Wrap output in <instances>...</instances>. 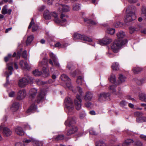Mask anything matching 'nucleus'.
Returning a JSON list of instances; mask_svg holds the SVG:
<instances>
[{
	"label": "nucleus",
	"instance_id": "obj_1",
	"mask_svg": "<svg viewBox=\"0 0 146 146\" xmlns=\"http://www.w3.org/2000/svg\"><path fill=\"white\" fill-rule=\"evenodd\" d=\"M43 16L46 20L50 19L52 17H53L54 18V21L56 23L62 26H66L65 25L67 23L66 18L68 17L67 15L61 13L60 16V18L61 19V20L58 18V15L55 12L50 13L48 10L45 11L43 14Z\"/></svg>",
	"mask_w": 146,
	"mask_h": 146
},
{
	"label": "nucleus",
	"instance_id": "obj_2",
	"mask_svg": "<svg viewBox=\"0 0 146 146\" xmlns=\"http://www.w3.org/2000/svg\"><path fill=\"white\" fill-rule=\"evenodd\" d=\"M76 123V117H75L68 116V119L65 122V124L66 127H70L67 133L68 135L75 133L77 131L76 127L74 125Z\"/></svg>",
	"mask_w": 146,
	"mask_h": 146
},
{
	"label": "nucleus",
	"instance_id": "obj_3",
	"mask_svg": "<svg viewBox=\"0 0 146 146\" xmlns=\"http://www.w3.org/2000/svg\"><path fill=\"white\" fill-rule=\"evenodd\" d=\"M136 10V7L133 5L129 6L127 8L126 11V16L124 19L125 22H130L136 19V16L135 12Z\"/></svg>",
	"mask_w": 146,
	"mask_h": 146
},
{
	"label": "nucleus",
	"instance_id": "obj_4",
	"mask_svg": "<svg viewBox=\"0 0 146 146\" xmlns=\"http://www.w3.org/2000/svg\"><path fill=\"white\" fill-rule=\"evenodd\" d=\"M64 103L65 109L68 115L72 114L74 108L72 100L70 98H66L65 99Z\"/></svg>",
	"mask_w": 146,
	"mask_h": 146
},
{
	"label": "nucleus",
	"instance_id": "obj_5",
	"mask_svg": "<svg viewBox=\"0 0 146 146\" xmlns=\"http://www.w3.org/2000/svg\"><path fill=\"white\" fill-rule=\"evenodd\" d=\"M128 42L127 40L123 41L121 42V41H119L117 40L114 41L111 46V48L113 52H117L119 49H120L121 47Z\"/></svg>",
	"mask_w": 146,
	"mask_h": 146
},
{
	"label": "nucleus",
	"instance_id": "obj_6",
	"mask_svg": "<svg viewBox=\"0 0 146 146\" xmlns=\"http://www.w3.org/2000/svg\"><path fill=\"white\" fill-rule=\"evenodd\" d=\"M73 37L74 40L75 41L78 39L89 42H92V41L91 38L84 36V35H81L77 33H75L74 34Z\"/></svg>",
	"mask_w": 146,
	"mask_h": 146
},
{
	"label": "nucleus",
	"instance_id": "obj_7",
	"mask_svg": "<svg viewBox=\"0 0 146 146\" xmlns=\"http://www.w3.org/2000/svg\"><path fill=\"white\" fill-rule=\"evenodd\" d=\"M30 81H32L33 79L30 76L27 77V78H23L20 79L18 82V85L19 87H23L26 85L29 82V80Z\"/></svg>",
	"mask_w": 146,
	"mask_h": 146
},
{
	"label": "nucleus",
	"instance_id": "obj_8",
	"mask_svg": "<svg viewBox=\"0 0 146 146\" xmlns=\"http://www.w3.org/2000/svg\"><path fill=\"white\" fill-rule=\"evenodd\" d=\"M22 50V48L20 49V51L17 52V54L16 52H14L13 55H12L11 54H8L7 56L4 57V61L6 62H7L10 60H11L12 57H16L17 59H19L21 57V52Z\"/></svg>",
	"mask_w": 146,
	"mask_h": 146
},
{
	"label": "nucleus",
	"instance_id": "obj_9",
	"mask_svg": "<svg viewBox=\"0 0 146 146\" xmlns=\"http://www.w3.org/2000/svg\"><path fill=\"white\" fill-rule=\"evenodd\" d=\"M26 94V92L25 89L20 90L17 93V98L18 100H22L25 98Z\"/></svg>",
	"mask_w": 146,
	"mask_h": 146
},
{
	"label": "nucleus",
	"instance_id": "obj_10",
	"mask_svg": "<svg viewBox=\"0 0 146 146\" xmlns=\"http://www.w3.org/2000/svg\"><path fill=\"white\" fill-rule=\"evenodd\" d=\"M49 54L51 58L48 60V62L50 64H53V62L54 64H58V59L55 54L52 52H50Z\"/></svg>",
	"mask_w": 146,
	"mask_h": 146
},
{
	"label": "nucleus",
	"instance_id": "obj_11",
	"mask_svg": "<svg viewBox=\"0 0 146 146\" xmlns=\"http://www.w3.org/2000/svg\"><path fill=\"white\" fill-rule=\"evenodd\" d=\"M76 99L74 100V102L76 109L78 110H80L81 107V102L82 100L80 96L78 95L76 96Z\"/></svg>",
	"mask_w": 146,
	"mask_h": 146
},
{
	"label": "nucleus",
	"instance_id": "obj_12",
	"mask_svg": "<svg viewBox=\"0 0 146 146\" xmlns=\"http://www.w3.org/2000/svg\"><path fill=\"white\" fill-rule=\"evenodd\" d=\"M112 39L108 37H105L99 40L98 43L101 45H104L110 44L112 42Z\"/></svg>",
	"mask_w": 146,
	"mask_h": 146
},
{
	"label": "nucleus",
	"instance_id": "obj_13",
	"mask_svg": "<svg viewBox=\"0 0 146 146\" xmlns=\"http://www.w3.org/2000/svg\"><path fill=\"white\" fill-rule=\"evenodd\" d=\"M3 130V133L5 136L7 137L11 134L12 131L7 127L3 128V127L1 125L0 126V130Z\"/></svg>",
	"mask_w": 146,
	"mask_h": 146
},
{
	"label": "nucleus",
	"instance_id": "obj_14",
	"mask_svg": "<svg viewBox=\"0 0 146 146\" xmlns=\"http://www.w3.org/2000/svg\"><path fill=\"white\" fill-rule=\"evenodd\" d=\"M44 66H42V70L43 73H42V76L44 78H46L48 77L50 75L48 68L47 65V64H44Z\"/></svg>",
	"mask_w": 146,
	"mask_h": 146
},
{
	"label": "nucleus",
	"instance_id": "obj_15",
	"mask_svg": "<svg viewBox=\"0 0 146 146\" xmlns=\"http://www.w3.org/2000/svg\"><path fill=\"white\" fill-rule=\"evenodd\" d=\"M55 6H59V7L58 8L59 10H60L61 9V8H60V7H62V12H66L70 11V7L68 5H62V4H59L58 3H56L55 5Z\"/></svg>",
	"mask_w": 146,
	"mask_h": 146
},
{
	"label": "nucleus",
	"instance_id": "obj_16",
	"mask_svg": "<svg viewBox=\"0 0 146 146\" xmlns=\"http://www.w3.org/2000/svg\"><path fill=\"white\" fill-rule=\"evenodd\" d=\"M10 64H7V69L8 70L9 73L7 72H5V74L7 75V81L9 80V78L10 75L12 74V72L13 70V68L12 66H10Z\"/></svg>",
	"mask_w": 146,
	"mask_h": 146
},
{
	"label": "nucleus",
	"instance_id": "obj_17",
	"mask_svg": "<svg viewBox=\"0 0 146 146\" xmlns=\"http://www.w3.org/2000/svg\"><path fill=\"white\" fill-rule=\"evenodd\" d=\"M45 94L44 91H41L38 96L36 102L38 103L42 102L44 99Z\"/></svg>",
	"mask_w": 146,
	"mask_h": 146
},
{
	"label": "nucleus",
	"instance_id": "obj_18",
	"mask_svg": "<svg viewBox=\"0 0 146 146\" xmlns=\"http://www.w3.org/2000/svg\"><path fill=\"white\" fill-rule=\"evenodd\" d=\"M7 6L5 5H4L3 7L1 13L3 15H5L7 14L9 15H11L12 12V10L11 9H9L7 10Z\"/></svg>",
	"mask_w": 146,
	"mask_h": 146
},
{
	"label": "nucleus",
	"instance_id": "obj_19",
	"mask_svg": "<svg viewBox=\"0 0 146 146\" xmlns=\"http://www.w3.org/2000/svg\"><path fill=\"white\" fill-rule=\"evenodd\" d=\"M125 36V34L123 31H120L117 34V39L116 40H117L121 42L126 39L123 40V38Z\"/></svg>",
	"mask_w": 146,
	"mask_h": 146
},
{
	"label": "nucleus",
	"instance_id": "obj_20",
	"mask_svg": "<svg viewBox=\"0 0 146 146\" xmlns=\"http://www.w3.org/2000/svg\"><path fill=\"white\" fill-rule=\"evenodd\" d=\"M16 133L18 135L20 136L23 135L25 134V132L23 129L20 127H18L15 129Z\"/></svg>",
	"mask_w": 146,
	"mask_h": 146
},
{
	"label": "nucleus",
	"instance_id": "obj_21",
	"mask_svg": "<svg viewBox=\"0 0 146 146\" xmlns=\"http://www.w3.org/2000/svg\"><path fill=\"white\" fill-rule=\"evenodd\" d=\"M110 96L109 93H101L99 96L98 100L99 101L105 100L106 99Z\"/></svg>",
	"mask_w": 146,
	"mask_h": 146
},
{
	"label": "nucleus",
	"instance_id": "obj_22",
	"mask_svg": "<svg viewBox=\"0 0 146 146\" xmlns=\"http://www.w3.org/2000/svg\"><path fill=\"white\" fill-rule=\"evenodd\" d=\"M93 97V95L91 92H87L84 97V99L85 100L90 101Z\"/></svg>",
	"mask_w": 146,
	"mask_h": 146
},
{
	"label": "nucleus",
	"instance_id": "obj_23",
	"mask_svg": "<svg viewBox=\"0 0 146 146\" xmlns=\"http://www.w3.org/2000/svg\"><path fill=\"white\" fill-rule=\"evenodd\" d=\"M37 109V107L34 104H33L27 111V113L33 112L35 111Z\"/></svg>",
	"mask_w": 146,
	"mask_h": 146
},
{
	"label": "nucleus",
	"instance_id": "obj_24",
	"mask_svg": "<svg viewBox=\"0 0 146 146\" xmlns=\"http://www.w3.org/2000/svg\"><path fill=\"white\" fill-rule=\"evenodd\" d=\"M37 92V90L35 88L31 89L29 92L30 97L32 98L34 97Z\"/></svg>",
	"mask_w": 146,
	"mask_h": 146
},
{
	"label": "nucleus",
	"instance_id": "obj_25",
	"mask_svg": "<svg viewBox=\"0 0 146 146\" xmlns=\"http://www.w3.org/2000/svg\"><path fill=\"white\" fill-rule=\"evenodd\" d=\"M19 107V103L15 102H13L11 107V110L13 111H16L18 110Z\"/></svg>",
	"mask_w": 146,
	"mask_h": 146
},
{
	"label": "nucleus",
	"instance_id": "obj_26",
	"mask_svg": "<svg viewBox=\"0 0 146 146\" xmlns=\"http://www.w3.org/2000/svg\"><path fill=\"white\" fill-rule=\"evenodd\" d=\"M134 141L131 139H128L125 140L122 144L123 146H127L129 145L131 143H133Z\"/></svg>",
	"mask_w": 146,
	"mask_h": 146
},
{
	"label": "nucleus",
	"instance_id": "obj_27",
	"mask_svg": "<svg viewBox=\"0 0 146 146\" xmlns=\"http://www.w3.org/2000/svg\"><path fill=\"white\" fill-rule=\"evenodd\" d=\"M60 78L61 80L64 81L70 82L71 81V79L66 74H63L61 75Z\"/></svg>",
	"mask_w": 146,
	"mask_h": 146
},
{
	"label": "nucleus",
	"instance_id": "obj_28",
	"mask_svg": "<svg viewBox=\"0 0 146 146\" xmlns=\"http://www.w3.org/2000/svg\"><path fill=\"white\" fill-rule=\"evenodd\" d=\"M141 16L146 21V8L143 7L141 9Z\"/></svg>",
	"mask_w": 146,
	"mask_h": 146
},
{
	"label": "nucleus",
	"instance_id": "obj_29",
	"mask_svg": "<svg viewBox=\"0 0 146 146\" xmlns=\"http://www.w3.org/2000/svg\"><path fill=\"white\" fill-rule=\"evenodd\" d=\"M136 121L137 123H142L146 122V116H143L137 117L136 119Z\"/></svg>",
	"mask_w": 146,
	"mask_h": 146
},
{
	"label": "nucleus",
	"instance_id": "obj_30",
	"mask_svg": "<svg viewBox=\"0 0 146 146\" xmlns=\"http://www.w3.org/2000/svg\"><path fill=\"white\" fill-rule=\"evenodd\" d=\"M84 21L85 22L92 25H95L97 24L96 22L87 18H84Z\"/></svg>",
	"mask_w": 146,
	"mask_h": 146
},
{
	"label": "nucleus",
	"instance_id": "obj_31",
	"mask_svg": "<svg viewBox=\"0 0 146 146\" xmlns=\"http://www.w3.org/2000/svg\"><path fill=\"white\" fill-rule=\"evenodd\" d=\"M109 80L110 82H111L112 83L115 84V85L117 84H119V83L118 84L116 83V78L115 77V76L114 75H113V74H111V75L110 77L109 78Z\"/></svg>",
	"mask_w": 146,
	"mask_h": 146
},
{
	"label": "nucleus",
	"instance_id": "obj_32",
	"mask_svg": "<svg viewBox=\"0 0 146 146\" xmlns=\"http://www.w3.org/2000/svg\"><path fill=\"white\" fill-rule=\"evenodd\" d=\"M21 68L25 70H29L31 68V66L29 64H21Z\"/></svg>",
	"mask_w": 146,
	"mask_h": 146
},
{
	"label": "nucleus",
	"instance_id": "obj_33",
	"mask_svg": "<svg viewBox=\"0 0 146 146\" xmlns=\"http://www.w3.org/2000/svg\"><path fill=\"white\" fill-rule=\"evenodd\" d=\"M133 145L134 146H143L142 143L139 140L134 141Z\"/></svg>",
	"mask_w": 146,
	"mask_h": 146
},
{
	"label": "nucleus",
	"instance_id": "obj_34",
	"mask_svg": "<svg viewBox=\"0 0 146 146\" xmlns=\"http://www.w3.org/2000/svg\"><path fill=\"white\" fill-rule=\"evenodd\" d=\"M115 29L111 28H108L106 31L107 33L111 35H113L115 33Z\"/></svg>",
	"mask_w": 146,
	"mask_h": 146
},
{
	"label": "nucleus",
	"instance_id": "obj_35",
	"mask_svg": "<svg viewBox=\"0 0 146 146\" xmlns=\"http://www.w3.org/2000/svg\"><path fill=\"white\" fill-rule=\"evenodd\" d=\"M134 73L135 74H138L142 70V69L140 67H134L133 69Z\"/></svg>",
	"mask_w": 146,
	"mask_h": 146
},
{
	"label": "nucleus",
	"instance_id": "obj_36",
	"mask_svg": "<svg viewBox=\"0 0 146 146\" xmlns=\"http://www.w3.org/2000/svg\"><path fill=\"white\" fill-rule=\"evenodd\" d=\"M34 39V37L33 35H31L28 36L26 41L27 45L30 44Z\"/></svg>",
	"mask_w": 146,
	"mask_h": 146
},
{
	"label": "nucleus",
	"instance_id": "obj_37",
	"mask_svg": "<svg viewBox=\"0 0 146 146\" xmlns=\"http://www.w3.org/2000/svg\"><path fill=\"white\" fill-rule=\"evenodd\" d=\"M77 83L80 85L82 84V82H84L83 78L81 76L78 77L77 81Z\"/></svg>",
	"mask_w": 146,
	"mask_h": 146
},
{
	"label": "nucleus",
	"instance_id": "obj_38",
	"mask_svg": "<svg viewBox=\"0 0 146 146\" xmlns=\"http://www.w3.org/2000/svg\"><path fill=\"white\" fill-rule=\"evenodd\" d=\"M119 79L121 83H122L124 82L126 80V77L121 74H120L119 75Z\"/></svg>",
	"mask_w": 146,
	"mask_h": 146
},
{
	"label": "nucleus",
	"instance_id": "obj_39",
	"mask_svg": "<svg viewBox=\"0 0 146 146\" xmlns=\"http://www.w3.org/2000/svg\"><path fill=\"white\" fill-rule=\"evenodd\" d=\"M139 97L141 100L146 102V95L145 94L143 93L140 94L139 95Z\"/></svg>",
	"mask_w": 146,
	"mask_h": 146
},
{
	"label": "nucleus",
	"instance_id": "obj_40",
	"mask_svg": "<svg viewBox=\"0 0 146 146\" xmlns=\"http://www.w3.org/2000/svg\"><path fill=\"white\" fill-rule=\"evenodd\" d=\"M106 144L102 141H98L96 142V146H106Z\"/></svg>",
	"mask_w": 146,
	"mask_h": 146
},
{
	"label": "nucleus",
	"instance_id": "obj_41",
	"mask_svg": "<svg viewBox=\"0 0 146 146\" xmlns=\"http://www.w3.org/2000/svg\"><path fill=\"white\" fill-rule=\"evenodd\" d=\"M33 74L36 76H40L42 74L41 72L39 71L38 70H36L33 72Z\"/></svg>",
	"mask_w": 146,
	"mask_h": 146
},
{
	"label": "nucleus",
	"instance_id": "obj_42",
	"mask_svg": "<svg viewBox=\"0 0 146 146\" xmlns=\"http://www.w3.org/2000/svg\"><path fill=\"white\" fill-rule=\"evenodd\" d=\"M64 136L63 135H58L55 138L56 141L61 140L64 139Z\"/></svg>",
	"mask_w": 146,
	"mask_h": 146
},
{
	"label": "nucleus",
	"instance_id": "obj_43",
	"mask_svg": "<svg viewBox=\"0 0 146 146\" xmlns=\"http://www.w3.org/2000/svg\"><path fill=\"white\" fill-rule=\"evenodd\" d=\"M80 4H76L74 5L73 6V9L74 11H78L80 9Z\"/></svg>",
	"mask_w": 146,
	"mask_h": 146
},
{
	"label": "nucleus",
	"instance_id": "obj_44",
	"mask_svg": "<svg viewBox=\"0 0 146 146\" xmlns=\"http://www.w3.org/2000/svg\"><path fill=\"white\" fill-rule=\"evenodd\" d=\"M33 143L35 146H42V143L40 142L35 140L33 141Z\"/></svg>",
	"mask_w": 146,
	"mask_h": 146
},
{
	"label": "nucleus",
	"instance_id": "obj_45",
	"mask_svg": "<svg viewBox=\"0 0 146 146\" xmlns=\"http://www.w3.org/2000/svg\"><path fill=\"white\" fill-rule=\"evenodd\" d=\"M134 115L136 117H139L143 116V113L141 112L137 111L134 113Z\"/></svg>",
	"mask_w": 146,
	"mask_h": 146
},
{
	"label": "nucleus",
	"instance_id": "obj_46",
	"mask_svg": "<svg viewBox=\"0 0 146 146\" xmlns=\"http://www.w3.org/2000/svg\"><path fill=\"white\" fill-rule=\"evenodd\" d=\"M128 102L125 100H123L120 103V106L121 107H124L127 105Z\"/></svg>",
	"mask_w": 146,
	"mask_h": 146
},
{
	"label": "nucleus",
	"instance_id": "obj_47",
	"mask_svg": "<svg viewBox=\"0 0 146 146\" xmlns=\"http://www.w3.org/2000/svg\"><path fill=\"white\" fill-rule=\"evenodd\" d=\"M115 86L114 84H113L112 85L110 86H109V89L111 92L113 93H114L115 91Z\"/></svg>",
	"mask_w": 146,
	"mask_h": 146
},
{
	"label": "nucleus",
	"instance_id": "obj_48",
	"mask_svg": "<svg viewBox=\"0 0 146 146\" xmlns=\"http://www.w3.org/2000/svg\"><path fill=\"white\" fill-rule=\"evenodd\" d=\"M123 24V23L121 22H116V23L114 24V25L115 27L118 28L119 27H121L122 26Z\"/></svg>",
	"mask_w": 146,
	"mask_h": 146
},
{
	"label": "nucleus",
	"instance_id": "obj_49",
	"mask_svg": "<svg viewBox=\"0 0 146 146\" xmlns=\"http://www.w3.org/2000/svg\"><path fill=\"white\" fill-rule=\"evenodd\" d=\"M70 81L66 83V86L67 87L69 88V89H70L72 90V91L74 92H75L74 91L72 90V86L70 82Z\"/></svg>",
	"mask_w": 146,
	"mask_h": 146
},
{
	"label": "nucleus",
	"instance_id": "obj_50",
	"mask_svg": "<svg viewBox=\"0 0 146 146\" xmlns=\"http://www.w3.org/2000/svg\"><path fill=\"white\" fill-rule=\"evenodd\" d=\"M112 69L113 70H119V67L118 64H113L111 66Z\"/></svg>",
	"mask_w": 146,
	"mask_h": 146
},
{
	"label": "nucleus",
	"instance_id": "obj_51",
	"mask_svg": "<svg viewBox=\"0 0 146 146\" xmlns=\"http://www.w3.org/2000/svg\"><path fill=\"white\" fill-rule=\"evenodd\" d=\"M27 51L26 50H25L23 51L22 54V57L24 58L25 59H27Z\"/></svg>",
	"mask_w": 146,
	"mask_h": 146
},
{
	"label": "nucleus",
	"instance_id": "obj_52",
	"mask_svg": "<svg viewBox=\"0 0 146 146\" xmlns=\"http://www.w3.org/2000/svg\"><path fill=\"white\" fill-rule=\"evenodd\" d=\"M90 134L92 135H97V134L96 132L93 129H91L89 131Z\"/></svg>",
	"mask_w": 146,
	"mask_h": 146
},
{
	"label": "nucleus",
	"instance_id": "obj_53",
	"mask_svg": "<svg viewBox=\"0 0 146 146\" xmlns=\"http://www.w3.org/2000/svg\"><path fill=\"white\" fill-rule=\"evenodd\" d=\"M47 58H44L41 61L40 64H47Z\"/></svg>",
	"mask_w": 146,
	"mask_h": 146
},
{
	"label": "nucleus",
	"instance_id": "obj_54",
	"mask_svg": "<svg viewBox=\"0 0 146 146\" xmlns=\"http://www.w3.org/2000/svg\"><path fill=\"white\" fill-rule=\"evenodd\" d=\"M77 90L78 91L80 95L81 96L82 93V89L79 87H77L76 88Z\"/></svg>",
	"mask_w": 146,
	"mask_h": 146
},
{
	"label": "nucleus",
	"instance_id": "obj_55",
	"mask_svg": "<svg viewBox=\"0 0 146 146\" xmlns=\"http://www.w3.org/2000/svg\"><path fill=\"white\" fill-rule=\"evenodd\" d=\"M33 141V140L32 139H25L23 140V143H28L31 142V141Z\"/></svg>",
	"mask_w": 146,
	"mask_h": 146
},
{
	"label": "nucleus",
	"instance_id": "obj_56",
	"mask_svg": "<svg viewBox=\"0 0 146 146\" xmlns=\"http://www.w3.org/2000/svg\"><path fill=\"white\" fill-rule=\"evenodd\" d=\"M24 128L26 129H31V128L30 126L27 124H25L24 125Z\"/></svg>",
	"mask_w": 146,
	"mask_h": 146
},
{
	"label": "nucleus",
	"instance_id": "obj_57",
	"mask_svg": "<svg viewBox=\"0 0 146 146\" xmlns=\"http://www.w3.org/2000/svg\"><path fill=\"white\" fill-rule=\"evenodd\" d=\"M34 24V19H33L32 18L31 21V22L30 24L28 27V29H30L32 25Z\"/></svg>",
	"mask_w": 146,
	"mask_h": 146
},
{
	"label": "nucleus",
	"instance_id": "obj_58",
	"mask_svg": "<svg viewBox=\"0 0 146 146\" xmlns=\"http://www.w3.org/2000/svg\"><path fill=\"white\" fill-rule=\"evenodd\" d=\"M129 32L130 34L133 33L135 30V29L133 27H131L129 28Z\"/></svg>",
	"mask_w": 146,
	"mask_h": 146
},
{
	"label": "nucleus",
	"instance_id": "obj_59",
	"mask_svg": "<svg viewBox=\"0 0 146 146\" xmlns=\"http://www.w3.org/2000/svg\"><path fill=\"white\" fill-rule=\"evenodd\" d=\"M77 74H79V73L77 72V71L76 70L74 71L73 72H72L71 73V74L72 77H75L76 75Z\"/></svg>",
	"mask_w": 146,
	"mask_h": 146
},
{
	"label": "nucleus",
	"instance_id": "obj_60",
	"mask_svg": "<svg viewBox=\"0 0 146 146\" xmlns=\"http://www.w3.org/2000/svg\"><path fill=\"white\" fill-rule=\"evenodd\" d=\"M86 106L88 108H91L92 106V104L90 102H88L85 104Z\"/></svg>",
	"mask_w": 146,
	"mask_h": 146
},
{
	"label": "nucleus",
	"instance_id": "obj_61",
	"mask_svg": "<svg viewBox=\"0 0 146 146\" xmlns=\"http://www.w3.org/2000/svg\"><path fill=\"white\" fill-rule=\"evenodd\" d=\"M38 28V26L34 25L32 28V32H34L36 31Z\"/></svg>",
	"mask_w": 146,
	"mask_h": 146
},
{
	"label": "nucleus",
	"instance_id": "obj_62",
	"mask_svg": "<svg viewBox=\"0 0 146 146\" xmlns=\"http://www.w3.org/2000/svg\"><path fill=\"white\" fill-rule=\"evenodd\" d=\"M45 6L44 5H43L40 7H39L38 8V9L39 11H42L44 10V9L45 8Z\"/></svg>",
	"mask_w": 146,
	"mask_h": 146
},
{
	"label": "nucleus",
	"instance_id": "obj_63",
	"mask_svg": "<svg viewBox=\"0 0 146 146\" xmlns=\"http://www.w3.org/2000/svg\"><path fill=\"white\" fill-rule=\"evenodd\" d=\"M15 95V92L13 91H12L9 94V97H13Z\"/></svg>",
	"mask_w": 146,
	"mask_h": 146
},
{
	"label": "nucleus",
	"instance_id": "obj_64",
	"mask_svg": "<svg viewBox=\"0 0 146 146\" xmlns=\"http://www.w3.org/2000/svg\"><path fill=\"white\" fill-rule=\"evenodd\" d=\"M140 137L145 141H146V135L143 134H141L139 136Z\"/></svg>",
	"mask_w": 146,
	"mask_h": 146
}]
</instances>
